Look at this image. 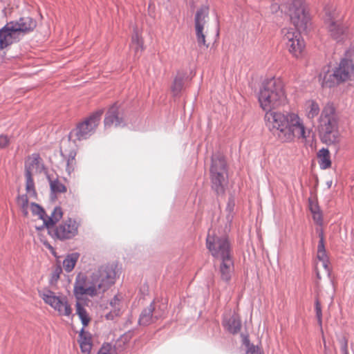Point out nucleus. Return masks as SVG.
<instances>
[{
    "label": "nucleus",
    "instance_id": "obj_1",
    "mask_svg": "<svg viewBox=\"0 0 354 354\" xmlns=\"http://www.w3.org/2000/svg\"><path fill=\"white\" fill-rule=\"evenodd\" d=\"M260 106L266 111V126L270 133L281 142H290L295 138L306 139L307 131L303 120L299 115L290 111H273L283 105L286 95L283 84L279 79L272 77L265 80L258 94Z\"/></svg>",
    "mask_w": 354,
    "mask_h": 354
},
{
    "label": "nucleus",
    "instance_id": "obj_2",
    "mask_svg": "<svg viewBox=\"0 0 354 354\" xmlns=\"http://www.w3.org/2000/svg\"><path fill=\"white\" fill-rule=\"evenodd\" d=\"M121 274V267L112 262L94 270L89 277L80 272L76 276L73 288H111Z\"/></svg>",
    "mask_w": 354,
    "mask_h": 354
},
{
    "label": "nucleus",
    "instance_id": "obj_3",
    "mask_svg": "<svg viewBox=\"0 0 354 354\" xmlns=\"http://www.w3.org/2000/svg\"><path fill=\"white\" fill-rule=\"evenodd\" d=\"M37 21L30 17H21L8 22L0 29V50L20 40L21 36L34 30Z\"/></svg>",
    "mask_w": 354,
    "mask_h": 354
},
{
    "label": "nucleus",
    "instance_id": "obj_4",
    "mask_svg": "<svg viewBox=\"0 0 354 354\" xmlns=\"http://www.w3.org/2000/svg\"><path fill=\"white\" fill-rule=\"evenodd\" d=\"M320 139L327 145H335L336 150L341 141V136L338 130V118L335 107L327 104L322 111L319 119Z\"/></svg>",
    "mask_w": 354,
    "mask_h": 354
},
{
    "label": "nucleus",
    "instance_id": "obj_5",
    "mask_svg": "<svg viewBox=\"0 0 354 354\" xmlns=\"http://www.w3.org/2000/svg\"><path fill=\"white\" fill-rule=\"evenodd\" d=\"M324 11V22L329 36L337 42L344 41L348 37V28L338 18L335 8L327 5Z\"/></svg>",
    "mask_w": 354,
    "mask_h": 354
},
{
    "label": "nucleus",
    "instance_id": "obj_6",
    "mask_svg": "<svg viewBox=\"0 0 354 354\" xmlns=\"http://www.w3.org/2000/svg\"><path fill=\"white\" fill-rule=\"evenodd\" d=\"M39 297L44 302L57 311L60 315L70 316L72 308L67 298L63 295H56L51 289H37Z\"/></svg>",
    "mask_w": 354,
    "mask_h": 354
},
{
    "label": "nucleus",
    "instance_id": "obj_7",
    "mask_svg": "<svg viewBox=\"0 0 354 354\" xmlns=\"http://www.w3.org/2000/svg\"><path fill=\"white\" fill-rule=\"evenodd\" d=\"M102 109L97 110L92 113L84 121L77 124L75 129L71 131L70 139L75 136L77 140H82L88 138L94 133L96 127L100 123L101 116L103 114Z\"/></svg>",
    "mask_w": 354,
    "mask_h": 354
},
{
    "label": "nucleus",
    "instance_id": "obj_8",
    "mask_svg": "<svg viewBox=\"0 0 354 354\" xmlns=\"http://www.w3.org/2000/svg\"><path fill=\"white\" fill-rule=\"evenodd\" d=\"M291 23L298 31L306 30L310 21L304 0H293L289 8Z\"/></svg>",
    "mask_w": 354,
    "mask_h": 354
},
{
    "label": "nucleus",
    "instance_id": "obj_9",
    "mask_svg": "<svg viewBox=\"0 0 354 354\" xmlns=\"http://www.w3.org/2000/svg\"><path fill=\"white\" fill-rule=\"evenodd\" d=\"M282 34L283 39L290 53L296 58L301 57L304 50L305 42L300 31L293 28H283Z\"/></svg>",
    "mask_w": 354,
    "mask_h": 354
},
{
    "label": "nucleus",
    "instance_id": "obj_10",
    "mask_svg": "<svg viewBox=\"0 0 354 354\" xmlns=\"http://www.w3.org/2000/svg\"><path fill=\"white\" fill-rule=\"evenodd\" d=\"M207 248L216 260H219L232 255L230 243L225 237L207 236Z\"/></svg>",
    "mask_w": 354,
    "mask_h": 354
},
{
    "label": "nucleus",
    "instance_id": "obj_11",
    "mask_svg": "<svg viewBox=\"0 0 354 354\" xmlns=\"http://www.w3.org/2000/svg\"><path fill=\"white\" fill-rule=\"evenodd\" d=\"M209 15V6L203 5L196 12L194 16V27L196 37L199 47L208 48L209 44L206 43L204 28L207 23Z\"/></svg>",
    "mask_w": 354,
    "mask_h": 354
},
{
    "label": "nucleus",
    "instance_id": "obj_12",
    "mask_svg": "<svg viewBox=\"0 0 354 354\" xmlns=\"http://www.w3.org/2000/svg\"><path fill=\"white\" fill-rule=\"evenodd\" d=\"M79 224L75 219L68 218L62 221L57 226L55 227L50 232H53V236L60 241L71 239L78 233Z\"/></svg>",
    "mask_w": 354,
    "mask_h": 354
},
{
    "label": "nucleus",
    "instance_id": "obj_13",
    "mask_svg": "<svg viewBox=\"0 0 354 354\" xmlns=\"http://www.w3.org/2000/svg\"><path fill=\"white\" fill-rule=\"evenodd\" d=\"M104 123L106 128L112 125L115 127H124L127 123L123 108L117 103L113 104L107 111Z\"/></svg>",
    "mask_w": 354,
    "mask_h": 354
},
{
    "label": "nucleus",
    "instance_id": "obj_14",
    "mask_svg": "<svg viewBox=\"0 0 354 354\" xmlns=\"http://www.w3.org/2000/svg\"><path fill=\"white\" fill-rule=\"evenodd\" d=\"M333 71H335L334 76L338 78L340 83L345 82L350 80L351 75L354 71L353 61L347 58H343Z\"/></svg>",
    "mask_w": 354,
    "mask_h": 354
},
{
    "label": "nucleus",
    "instance_id": "obj_15",
    "mask_svg": "<svg viewBox=\"0 0 354 354\" xmlns=\"http://www.w3.org/2000/svg\"><path fill=\"white\" fill-rule=\"evenodd\" d=\"M219 261V274L222 281L228 282L234 274V262L233 256H229L221 259Z\"/></svg>",
    "mask_w": 354,
    "mask_h": 354
},
{
    "label": "nucleus",
    "instance_id": "obj_16",
    "mask_svg": "<svg viewBox=\"0 0 354 354\" xmlns=\"http://www.w3.org/2000/svg\"><path fill=\"white\" fill-rule=\"evenodd\" d=\"M210 179L212 188L216 194H224L225 187L228 181V173L210 172Z\"/></svg>",
    "mask_w": 354,
    "mask_h": 354
},
{
    "label": "nucleus",
    "instance_id": "obj_17",
    "mask_svg": "<svg viewBox=\"0 0 354 354\" xmlns=\"http://www.w3.org/2000/svg\"><path fill=\"white\" fill-rule=\"evenodd\" d=\"M223 325L225 328L231 334H237L241 328V320L238 314L234 313L223 321Z\"/></svg>",
    "mask_w": 354,
    "mask_h": 354
},
{
    "label": "nucleus",
    "instance_id": "obj_18",
    "mask_svg": "<svg viewBox=\"0 0 354 354\" xmlns=\"http://www.w3.org/2000/svg\"><path fill=\"white\" fill-rule=\"evenodd\" d=\"M155 302L152 301L149 306L144 308L140 315L138 319V324L141 326H148L154 320H157L158 317L156 315H153V312L155 310Z\"/></svg>",
    "mask_w": 354,
    "mask_h": 354
},
{
    "label": "nucleus",
    "instance_id": "obj_19",
    "mask_svg": "<svg viewBox=\"0 0 354 354\" xmlns=\"http://www.w3.org/2000/svg\"><path fill=\"white\" fill-rule=\"evenodd\" d=\"M78 340L81 351L84 353L90 354L93 343L91 340V334L88 331H86L84 328L82 327L79 332Z\"/></svg>",
    "mask_w": 354,
    "mask_h": 354
},
{
    "label": "nucleus",
    "instance_id": "obj_20",
    "mask_svg": "<svg viewBox=\"0 0 354 354\" xmlns=\"http://www.w3.org/2000/svg\"><path fill=\"white\" fill-rule=\"evenodd\" d=\"M227 173V167L223 156L214 154L212 156L210 172Z\"/></svg>",
    "mask_w": 354,
    "mask_h": 354
},
{
    "label": "nucleus",
    "instance_id": "obj_21",
    "mask_svg": "<svg viewBox=\"0 0 354 354\" xmlns=\"http://www.w3.org/2000/svg\"><path fill=\"white\" fill-rule=\"evenodd\" d=\"M63 212L60 207L57 206L54 208L51 212L50 216L46 215V219L44 220L45 226L50 231L52 227H55V224L58 222L62 217Z\"/></svg>",
    "mask_w": 354,
    "mask_h": 354
},
{
    "label": "nucleus",
    "instance_id": "obj_22",
    "mask_svg": "<svg viewBox=\"0 0 354 354\" xmlns=\"http://www.w3.org/2000/svg\"><path fill=\"white\" fill-rule=\"evenodd\" d=\"M335 71H327L323 75H320V81L323 87L332 88L339 85L340 82L338 78L334 76Z\"/></svg>",
    "mask_w": 354,
    "mask_h": 354
},
{
    "label": "nucleus",
    "instance_id": "obj_23",
    "mask_svg": "<svg viewBox=\"0 0 354 354\" xmlns=\"http://www.w3.org/2000/svg\"><path fill=\"white\" fill-rule=\"evenodd\" d=\"M317 158L319 167L322 169H326L330 167L331 160L329 150L322 148L317 152Z\"/></svg>",
    "mask_w": 354,
    "mask_h": 354
},
{
    "label": "nucleus",
    "instance_id": "obj_24",
    "mask_svg": "<svg viewBox=\"0 0 354 354\" xmlns=\"http://www.w3.org/2000/svg\"><path fill=\"white\" fill-rule=\"evenodd\" d=\"M60 155L62 156L63 159L66 160V171L68 175H71L74 169L75 166V156L76 152L75 151H71L68 156H66L62 149H60Z\"/></svg>",
    "mask_w": 354,
    "mask_h": 354
},
{
    "label": "nucleus",
    "instance_id": "obj_25",
    "mask_svg": "<svg viewBox=\"0 0 354 354\" xmlns=\"http://www.w3.org/2000/svg\"><path fill=\"white\" fill-rule=\"evenodd\" d=\"M75 308H76V314L78 315V317L81 321L82 327H84V328L86 327L91 321V318H90L86 310L78 300L75 304Z\"/></svg>",
    "mask_w": 354,
    "mask_h": 354
},
{
    "label": "nucleus",
    "instance_id": "obj_26",
    "mask_svg": "<svg viewBox=\"0 0 354 354\" xmlns=\"http://www.w3.org/2000/svg\"><path fill=\"white\" fill-rule=\"evenodd\" d=\"M80 257L78 252L68 254L63 261V267L67 272H71Z\"/></svg>",
    "mask_w": 354,
    "mask_h": 354
},
{
    "label": "nucleus",
    "instance_id": "obj_27",
    "mask_svg": "<svg viewBox=\"0 0 354 354\" xmlns=\"http://www.w3.org/2000/svg\"><path fill=\"white\" fill-rule=\"evenodd\" d=\"M242 344L246 348L245 354H262L258 346L252 344L249 339L248 334L241 333Z\"/></svg>",
    "mask_w": 354,
    "mask_h": 354
},
{
    "label": "nucleus",
    "instance_id": "obj_28",
    "mask_svg": "<svg viewBox=\"0 0 354 354\" xmlns=\"http://www.w3.org/2000/svg\"><path fill=\"white\" fill-rule=\"evenodd\" d=\"M100 289H73V292L77 300L83 299L82 296L88 295L94 297L99 293Z\"/></svg>",
    "mask_w": 354,
    "mask_h": 354
},
{
    "label": "nucleus",
    "instance_id": "obj_29",
    "mask_svg": "<svg viewBox=\"0 0 354 354\" xmlns=\"http://www.w3.org/2000/svg\"><path fill=\"white\" fill-rule=\"evenodd\" d=\"M26 189L27 192H35V183L30 167H25Z\"/></svg>",
    "mask_w": 354,
    "mask_h": 354
},
{
    "label": "nucleus",
    "instance_id": "obj_30",
    "mask_svg": "<svg viewBox=\"0 0 354 354\" xmlns=\"http://www.w3.org/2000/svg\"><path fill=\"white\" fill-rule=\"evenodd\" d=\"M142 40L140 38L138 33L135 32L131 37V48L135 50L136 54H138L142 50Z\"/></svg>",
    "mask_w": 354,
    "mask_h": 354
},
{
    "label": "nucleus",
    "instance_id": "obj_31",
    "mask_svg": "<svg viewBox=\"0 0 354 354\" xmlns=\"http://www.w3.org/2000/svg\"><path fill=\"white\" fill-rule=\"evenodd\" d=\"M184 86V80L183 77L177 76L174 80L171 87V91L174 95H178L181 92Z\"/></svg>",
    "mask_w": 354,
    "mask_h": 354
},
{
    "label": "nucleus",
    "instance_id": "obj_32",
    "mask_svg": "<svg viewBox=\"0 0 354 354\" xmlns=\"http://www.w3.org/2000/svg\"><path fill=\"white\" fill-rule=\"evenodd\" d=\"M51 192L53 193H64L66 192V186L58 180H50Z\"/></svg>",
    "mask_w": 354,
    "mask_h": 354
},
{
    "label": "nucleus",
    "instance_id": "obj_33",
    "mask_svg": "<svg viewBox=\"0 0 354 354\" xmlns=\"http://www.w3.org/2000/svg\"><path fill=\"white\" fill-rule=\"evenodd\" d=\"M31 212L33 215H37L39 216V218L42 220L44 223V220L46 219V214L45 210L38 204L35 203H31Z\"/></svg>",
    "mask_w": 354,
    "mask_h": 354
},
{
    "label": "nucleus",
    "instance_id": "obj_34",
    "mask_svg": "<svg viewBox=\"0 0 354 354\" xmlns=\"http://www.w3.org/2000/svg\"><path fill=\"white\" fill-rule=\"evenodd\" d=\"M319 241L317 245V259L318 258H324V257H327L326 251L324 245V236L322 232H321L319 234Z\"/></svg>",
    "mask_w": 354,
    "mask_h": 354
},
{
    "label": "nucleus",
    "instance_id": "obj_35",
    "mask_svg": "<svg viewBox=\"0 0 354 354\" xmlns=\"http://www.w3.org/2000/svg\"><path fill=\"white\" fill-rule=\"evenodd\" d=\"M308 111L307 112V117L309 119H313L317 116L319 113V106L315 101H310L308 106Z\"/></svg>",
    "mask_w": 354,
    "mask_h": 354
},
{
    "label": "nucleus",
    "instance_id": "obj_36",
    "mask_svg": "<svg viewBox=\"0 0 354 354\" xmlns=\"http://www.w3.org/2000/svg\"><path fill=\"white\" fill-rule=\"evenodd\" d=\"M30 163L28 165H26V167H30V169H31V167H39L40 165V160L41 158L38 153H32L31 157L30 158Z\"/></svg>",
    "mask_w": 354,
    "mask_h": 354
},
{
    "label": "nucleus",
    "instance_id": "obj_37",
    "mask_svg": "<svg viewBox=\"0 0 354 354\" xmlns=\"http://www.w3.org/2000/svg\"><path fill=\"white\" fill-rule=\"evenodd\" d=\"M340 344L341 354H349L348 350V339L346 337H342L339 339Z\"/></svg>",
    "mask_w": 354,
    "mask_h": 354
},
{
    "label": "nucleus",
    "instance_id": "obj_38",
    "mask_svg": "<svg viewBox=\"0 0 354 354\" xmlns=\"http://www.w3.org/2000/svg\"><path fill=\"white\" fill-rule=\"evenodd\" d=\"M318 259L322 262V266L324 269L325 273L327 277H330V268H329V259L328 256L322 258H318Z\"/></svg>",
    "mask_w": 354,
    "mask_h": 354
},
{
    "label": "nucleus",
    "instance_id": "obj_39",
    "mask_svg": "<svg viewBox=\"0 0 354 354\" xmlns=\"http://www.w3.org/2000/svg\"><path fill=\"white\" fill-rule=\"evenodd\" d=\"M62 272V269L60 266H57L52 273V277L50 280L51 285L53 284L54 281H57L59 278L60 274Z\"/></svg>",
    "mask_w": 354,
    "mask_h": 354
},
{
    "label": "nucleus",
    "instance_id": "obj_40",
    "mask_svg": "<svg viewBox=\"0 0 354 354\" xmlns=\"http://www.w3.org/2000/svg\"><path fill=\"white\" fill-rule=\"evenodd\" d=\"M111 345L109 343H104L102 344V347L100 348L97 354H111Z\"/></svg>",
    "mask_w": 354,
    "mask_h": 354
},
{
    "label": "nucleus",
    "instance_id": "obj_41",
    "mask_svg": "<svg viewBox=\"0 0 354 354\" xmlns=\"http://www.w3.org/2000/svg\"><path fill=\"white\" fill-rule=\"evenodd\" d=\"M18 203L21 204L23 208L28 206V199L26 194L18 196Z\"/></svg>",
    "mask_w": 354,
    "mask_h": 354
},
{
    "label": "nucleus",
    "instance_id": "obj_42",
    "mask_svg": "<svg viewBox=\"0 0 354 354\" xmlns=\"http://www.w3.org/2000/svg\"><path fill=\"white\" fill-rule=\"evenodd\" d=\"M120 309H114L113 311H110L105 315L107 320H113L115 317L119 315Z\"/></svg>",
    "mask_w": 354,
    "mask_h": 354
},
{
    "label": "nucleus",
    "instance_id": "obj_43",
    "mask_svg": "<svg viewBox=\"0 0 354 354\" xmlns=\"http://www.w3.org/2000/svg\"><path fill=\"white\" fill-rule=\"evenodd\" d=\"M9 143V138L7 136H0V148L3 149L8 146Z\"/></svg>",
    "mask_w": 354,
    "mask_h": 354
},
{
    "label": "nucleus",
    "instance_id": "obj_44",
    "mask_svg": "<svg viewBox=\"0 0 354 354\" xmlns=\"http://www.w3.org/2000/svg\"><path fill=\"white\" fill-rule=\"evenodd\" d=\"M313 218L314 221L319 225H321L322 223V216L320 212H314L313 214Z\"/></svg>",
    "mask_w": 354,
    "mask_h": 354
},
{
    "label": "nucleus",
    "instance_id": "obj_45",
    "mask_svg": "<svg viewBox=\"0 0 354 354\" xmlns=\"http://www.w3.org/2000/svg\"><path fill=\"white\" fill-rule=\"evenodd\" d=\"M315 313H316V317L317 319V321L320 325H322V308H316Z\"/></svg>",
    "mask_w": 354,
    "mask_h": 354
},
{
    "label": "nucleus",
    "instance_id": "obj_46",
    "mask_svg": "<svg viewBox=\"0 0 354 354\" xmlns=\"http://www.w3.org/2000/svg\"><path fill=\"white\" fill-rule=\"evenodd\" d=\"M234 206V203L233 199L230 198L227 205V207H226V209L229 212V213H231L233 211Z\"/></svg>",
    "mask_w": 354,
    "mask_h": 354
},
{
    "label": "nucleus",
    "instance_id": "obj_47",
    "mask_svg": "<svg viewBox=\"0 0 354 354\" xmlns=\"http://www.w3.org/2000/svg\"><path fill=\"white\" fill-rule=\"evenodd\" d=\"M120 299L118 297V295H115L114 297L111 300L110 305L113 307L115 309L116 306L118 305Z\"/></svg>",
    "mask_w": 354,
    "mask_h": 354
},
{
    "label": "nucleus",
    "instance_id": "obj_48",
    "mask_svg": "<svg viewBox=\"0 0 354 354\" xmlns=\"http://www.w3.org/2000/svg\"><path fill=\"white\" fill-rule=\"evenodd\" d=\"M310 203L311 202L310 201ZM310 209L312 214H314V212H320L319 207L317 204L310 203Z\"/></svg>",
    "mask_w": 354,
    "mask_h": 354
},
{
    "label": "nucleus",
    "instance_id": "obj_49",
    "mask_svg": "<svg viewBox=\"0 0 354 354\" xmlns=\"http://www.w3.org/2000/svg\"><path fill=\"white\" fill-rule=\"evenodd\" d=\"M322 308L321 303L319 301L318 297H317L315 299V308Z\"/></svg>",
    "mask_w": 354,
    "mask_h": 354
},
{
    "label": "nucleus",
    "instance_id": "obj_50",
    "mask_svg": "<svg viewBox=\"0 0 354 354\" xmlns=\"http://www.w3.org/2000/svg\"><path fill=\"white\" fill-rule=\"evenodd\" d=\"M279 8H280V6L277 3L272 4L271 6V9H272V12L277 11L278 9H279Z\"/></svg>",
    "mask_w": 354,
    "mask_h": 354
},
{
    "label": "nucleus",
    "instance_id": "obj_51",
    "mask_svg": "<svg viewBox=\"0 0 354 354\" xmlns=\"http://www.w3.org/2000/svg\"><path fill=\"white\" fill-rule=\"evenodd\" d=\"M316 275H317V277L319 279L321 278L320 275H319V273L317 270H316Z\"/></svg>",
    "mask_w": 354,
    "mask_h": 354
},
{
    "label": "nucleus",
    "instance_id": "obj_52",
    "mask_svg": "<svg viewBox=\"0 0 354 354\" xmlns=\"http://www.w3.org/2000/svg\"><path fill=\"white\" fill-rule=\"evenodd\" d=\"M24 214L26 215L28 214L27 211H25Z\"/></svg>",
    "mask_w": 354,
    "mask_h": 354
},
{
    "label": "nucleus",
    "instance_id": "obj_53",
    "mask_svg": "<svg viewBox=\"0 0 354 354\" xmlns=\"http://www.w3.org/2000/svg\"><path fill=\"white\" fill-rule=\"evenodd\" d=\"M106 290V289L103 288V292H104Z\"/></svg>",
    "mask_w": 354,
    "mask_h": 354
}]
</instances>
